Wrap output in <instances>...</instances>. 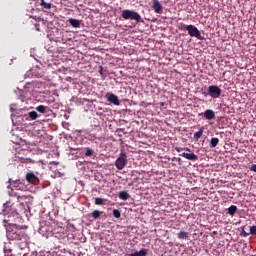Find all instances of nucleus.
Wrapping results in <instances>:
<instances>
[{"label": "nucleus", "mask_w": 256, "mask_h": 256, "mask_svg": "<svg viewBox=\"0 0 256 256\" xmlns=\"http://www.w3.org/2000/svg\"><path fill=\"white\" fill-rule=\"evenodd\" d=\"M2 211L4 217H7L4 219V223H9L11 225L6 228L7 239L10 241H24V243H27V241H29V236L25 233V231L13 225V219L19 215L17 211H15V209L9 205V202L4 203Z\"/></svg>", "instance_id": "1"}, {"label": "nucleus", "mask_w": 256, "mask_h": 256, "mask_svg": "<svg viewBox=\"0 0 256 256\" xmlns=\"http://www.w3.org/2000/svg\"><path fill=\"white\" fill-rule=\"evenodd\" d=\"M122 19H125L126 21H136V23H144L143 18L141 17V14L134 10H123L121 13Z\"/></svg>", "instance_id": "2"}, {"label": "nucleus", "mask_w": 256, "mask_h": 256, "mask_svg": "<svg viewBox=\"0 0 256 256\" xmlns=\"http://www.w3.org/2000/svg\"><path fill=\"white\" fill-rule=\"evenodd\" d=\"M184 29L188 31V35H190V37H196L199 41H203L205 39V37L201 36V32L195 25H186L184 26Z\"/></svg>", "instance_id": "3"}, {"label": "nucleus", "mask_w": 256, "mask_h": 256, "mask_svg": "<svg viewBox=\"0 0 256 256\" xmlns=\"http://www.w3.org/2000/svg\"><path fill=\"white\" fill-rule=\"evenodd\" d=\"M221 93H223V90H221L217 85H211L208 87V95L212 99H219L221 97Z\"/></svg>", "instance_id": "4"}, {"label": "nucleus", "mask_w": 256, "mask_h": 256, "mask_svg": "<svg viewBox=\"0 0 256 256\" xmlns=\"http://www.w3.org/2000/svg\"><path fill=\"white\" fill-rule=\"evenodd\" d=\"M127 165V154L121 153L120 156L115 161V167L119 171L122 169H125V166Z\"/></svg>", "instance_id": "5"}, {"label": "nucleus", "mask_w": 256, "mask_h": 256, "mask_svg": "<svg viewBox=\"0 0 256 256\" xmlns=\"http://www.w3.org/2000/svg\"><path fill=\"white\" fill-rule=\"evenodd\" d=\"M106 98H107V101H109V103H112L113 105H116V106L121 105V102H119V97H117V95L113 93H107Z\"/></svg>", "instance_id": "6"}, {"label": "nucleus", "mask_w": 256, "mask_h": 256, "mask_svg": "<svg viewBox=\"0 0 256 256\" xmlns=\"http://www.w3.org/2000/svg\"><path fill=\"white\" fill-rule=\"evenodd\" d=\"M152 9H154L155 13H158L159 15L163 13V5H161V2H159V0L152 1Z\"/></svg>", "instance_id": "7"}, {"label": "nucleus", "mask_w": 256, "mask_h": 256, "mask_svg": "<svg viewBox=\"0 0 256 256\" xmlns=\"http://www.w3.org/2000/svg\"><path fill=\"white\" fill-rule=\"evenodd\" d=\"M39 233L42 237H48V234L51 233V227L47 224L41 225L39 227Z\"/></svg>", "instance_id": "8"}, {"label": "nucleus", "mask_w": 256, "mask_h": 256, "mask_svg": "<svg viewBox=\"0 0 256 256\" xmlns=\"http://www.w3.org/2000/svg\"><path fill=\"white\" fill-rule=\"evenodd\" d=\"M37 5H40L41 9H45L46 11H49L53 7V4L51 2H46L45 0H37Z\"/></svg>", "instance_id": "9"}, {"label": "nucleus", "mask_w": 256, "mask_h": 256, "mask_svg": "<svg viewBox=\"0 0 256 256\" xmlns=\"http://www.w3.org/2000/svg\"><path fill=\"white\" fill-rule=\"evenodd\" d=\"M26 181H28V183H38L39 178L33 172H28L26 174Z\"/></svg>", "instance_id": "10"}, {"label": "nucleus", "mask_w": 256, "mask_h": 256, "mask_svg": "<svg viewBox=\"0 0 256 256\" xmlns=\"http://www.w3.org/2000/svg\"><path fill=\"white\" fill-rule=\"evenodd\" d=\"M180 157H184L185 159H188L189 161H197L199 157L195 153H185L183 152L180 154Z\"/></svg>", "instance_id": "11"}, {"label": "nucleus", "mask_w": 256, "mask_h": 256, "mask_svg": "<svg viewBox=\"0 0 256 256\" xmlns=\"http://www.w3.org/2000/svg\"><path fill=\"white\" fill-rule=\"evenodd\" d=\"M204 117H205V119H207V121H213V119H215V111H213L211 109H207L204 112Z\"/></svg>", "instance_id": "12"}, {"label": "nucleus", "mask_w": 256, "mask_h": 256, "mask_svg": "<svg viewBox=\"0 0 256 256\" xmlns=\"http://www.w3.org/2000/svg\"><path fill=\"white\" fill-rule=\"evenodd\" d=\"M69 24L74 27V29H79V27H81V21L75 19V18H70L69 20Z\"/></svg>", "instance_id": "13"}, {"label": "nucleus", "mask_w": 256, "mask_h": 256, "mask_svg": "<svg viewBox=\"0 0 256 256\" xmlns=\"http://www.w3.org/2000/svg\"><path fill=\"white\" fill-rule=\"evenodd\" d=\"M36 111L38 113H41L42 115H46V113H49V107L39 105V106L36 107Z\"/></svg>", "instance_id": "14"}, {"label": "nucleus", "mask_w": 256, "mask_h": 256, "mask_svg": "<svg viewBox=\"0 0 256 256\" xmlns=\"http://www.w3.org/2000/svg\"><path fill=\"white\" fill-rule=\"evenodd\" d=\"M119 199L122 201H127V199L131 198V195L127 193V191H120L118 194Z\"/></svg>", "instance_id": "15"}, {"label": "nucleus", "mask_w": 256, "mask_h": 256, "mask_svg": "<svg viewBox=\"0 0 256 256\" xmlns=\"http://www.w3.org/2000/svg\"><path fill=\"white\" fill-rule=\"evenodd\" d=\"M146 255H147V249L145 248L130 254V256H146Z\"/></svg>", "instance_id": "16"}, {"label": "nucleus", "mask_w": 256, "mask_h": 256, "mask_svg": "<svg viewBox=\"0 0 256 256\" xmlns=\"http://www.w3.org/2000/svg\"><path fill=\"white\" fill-rule=\"evenodd\" d=\"M28 117L31 119V121H35V119L39 118V114L37 111H31L28 113Z\"/></svg>", "instance_id": "17"}, {"label": "nucleus", "mask_w": 256, "mask_h": 256, "mask_svg": "<svg viewBox=\"0 0 256 256\" xmlns=\"http://www.w3.org/2000/svg\"><path fill=\"white\" fill-rule=\"evenodd\" d=\"M200 137H203V127L200 128L198 132L194 133V136H193L195 141H199Z\"/></svg>", "instance_id": "18"}, {"label": "nucleus", "mask_w": 256, "mask_h": 256, "mask_svg": "<svg viewBox=\"0 0 256 256\" xmlns=\"http://www.w3.org/2000/svg\"><path fill=\"white\" fill-rule=\"evenodd\" d=\"M235 213H237V206L236 205H231L228 208V214H230L231 217H233V215H235Z\"/></svg>", "instance_id": "19"}, {"label": "nucleus", "mask_w": 256, "mask_h": 256, "mask_svg": "<svg viewBox=\"0 0 256 256\" xmlns=\"http://www.w3.org/2000/svg\"><path fill=\"white\" fill-rule=\"evenodd\" d=\"M101 211L99 210H94L91 214H90V217H93L94 219H99V217H101Z\"/></svg>", "instance_id": "20"}, {"label": "nucleus", "mask_w": 256, "mask_h": 256, "mask_svg": "<svg viewBox=\"0 0 256 256\" xmlns=\"http://www.w3.org/2000/svg\"><path fill=\"white\" fill-rule=\"evenodd\" d=\"M187 237H189V232L180 231V232L178 233V238H179V239H187Z\"/></svg>", "instance_id": "21"}, {"label": "nucleus", "mask_w": 256, "mask_h": 256, "mask_svg": "<svg viewBox=\"0 0 256 256\" xmlns=\"http://www.w3.org/2000/svg\"><path fill=\"white\" fill-rule=\"evenodd\" d=\"M219 145V138H212L210 140V147H217Z\"/></svg>", "instance_id": "22"}, {"label": "nucleus", "mask_w": 256, "mask_h": 256, "mask_svg": "<svg viewBox=\"0 0 256 256\" xmlns=\"http://www.w3.org/2000/svg\"><path fill=\"white\" fill-rule=\"evenodd\" d=\"M95 153V151H93V149L91 148H85V156L86 157H93V154Z\"/></svg>", "instance_id": "23"}, {"label": "nucleus", "mask_w": 256, "mask_h": 256, "mask_svg": "<svg viewBox=\"0 0 256 256\" xmlns=\"http://www.w3.org/2000/svg\"><path fill=\"white\" fill-rule=\"evenodd\" d=\"M113 217H115V219H119L121 217V211H119L118 209H114Z\"/></svg>", "instance_id": "24"}, {"label": "nucleus", "mask_w": 256, "mask_h": 256, "mask_svg": "<svg viewBox=\"0 0 256 256\" xmlns=\"http://www.w3.org/2000/svg\"><path fill=\"white\" fill-rule=\"evenodd\" d=\"M240 235H241L242 237H249V235H251V234H250V232H246V231H245V227H242V230H241V232H240Z\"/></svg>", "instance_id": "25"}, {"label": "nucleus", "mask_w": 256, "mask_h": 256, "mask_svg": "<svg viewBox=\"0 0 256 256\" xmlns=\"http://www.w3.org/2000/svg\"><path fill=\"white\" fill-rule=\"evenodd\" d=\"M104 201L103 198H95V205H103Z\"/></svg>", "instance_id": "26"}, {"label": "nucleus", "mask_w": 256, "mask_h": 256, "mask_svg": "<svg viewBox=\"0 0 256 256\" xmlns=\"http://www.w3.org/2000/svg\"><path fill=\"white\" fill-rule=\"evenodd\" d=\"M250 235H256V226L250 227Z\"/></svg>", "instance_id": "27"}, {"label": "nucleus", "mask_w": 256, "mask_h": 256, "mask_svg": "<svg viewBox=\"0 0 256 256\" xmlns=\"http://www.w3.org/2000/svg\"><path fill=\"white\" fill-rule=\"evenodd\" d=\"M14 93H16V95H23V90L17 88V90H14Z\"/></svg>", "instance_id": "28"}, {"label": "nucleus", "mask_w": 256, "mask_h": 256, "mask_svg": "<svg viewBox=\"0 0 256 256\" xmlns=\"http://www.w3.org/2000/svg\"><path fill=\"white\" fill-rule=\"evenodd\" d=\"M250 171H254V173H256V164H252L250 166Z\"/></svg>", "instance_id": "29"}, {"label": "nucleus", "mask_w": 256, "mask_h": 256, "mask_svg": "<svg viewBox=\"0 0 256 256\" xmlns=\"http://www.w3.org/2000/svg\"><path fill=\"white\" fill-rule=\"evenodd\" d=\"M25 77H29V78L33 77V73H31V70L26 72Z\"/></svg>", "instance_id": "30"}, {"label": "nucleus", "mask_w": 256, "mask_h": 256, "mask_svg": "<svg viewBox=\"0 0 256 256\" xmlns=\"http://www.w3.org/2000/svg\"><path fill=\"white\" fill-rule=\"evenodd\" d=\"M99 73H100V75H103V66L99 67Z\"/></svg>", "instance_id": "31"}, {"label": "nucleus", "mask_w": 256, "mask_h": 256, "mask_svg": "<svg viewBox=\"0 0 256 256\" xmlns=\"http://www.w3.org/2000/svg\"><path fill=\"white\" fill-rule=\"evenodd\" d=\"M14 107H15V104H11V105H10V111H15V108H14Z\"/></svg>", "instance_id": "32"}, {"label": "nucleus", "mask_w": 256, "mask_h": 256, "mask_svg": "<svg viewBox=\"0 0 256 256\" xmlns=\"http://www.w3.org/2000/svg\"><path fill=\"white\" fill-rule=\"evenodd\" d=\"M204 97H209V92H203Z\"/></svg>", "instance_id": "33"}, {"label": "nucleus", "mask_w": 256, "mask_h": 256, "mask_svg": "<svg viewBox=\"0 0 256 256\" xmlns=\"http://www.w3.org/2000/svg\"><path fill=\"white\" fill-rule=\"evenodd\" d=\"M176 151H177L178 153H181V151H183V148H176Z\"/></svg>", "instance_id": "34"}, {"label": "nucleus", "mask_w": 256, "mask_h": 256, "mask_svg": "<svg viewBox=\"0 0 256 256\" xmlns=\"http://www.w3.org/2000/svg\"><path fill=\"white\" fill-rule=\"evenodd\" d=\"M14 187H17V182L14 183Z\"/></svg>", "instance_id": "35"}, {"label": "nucleus", "mask_w": 256, "mask_h": 256, "mask_svg": "<svg viewBox=\"0 0 256 256\" xmlns=\"http://www.w3.org/2000/svg\"><path fill=\"white\" fill-rule=\"evenodd\" d=\"M8 182L11 183V179H9Z\"/></svg>", "instance_id": "36"}, {"label": "nucleus", "mask_w": 256, "mask_h": 256, "mask_svg": "<svg viewBox=\"0 0 256 256\" xmlns=\"http://www.w3.org/2000/svg\"><path fill=\"white\" fill-rule=\"evenodd\" d=\"M178 161H181V158H178Z\"/></svg>", "instance_id": "37"}]
</instances>
